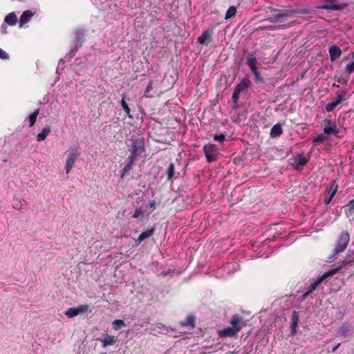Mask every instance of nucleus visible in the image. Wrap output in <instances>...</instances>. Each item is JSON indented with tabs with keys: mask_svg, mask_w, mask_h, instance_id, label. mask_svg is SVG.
<instances>
[{
	"mask_svg": "<svg viewBox=\"0 0 354 354\" xmlns=\"http://www.w3.org/2000/svg\"><path fill=\"white\" fill-rule=\"evenodd\" d=\"M350 241V234L347 231H342L337 237L333 253L329 257L330 261L335 259L339 254L345 251Z\"/></svg>",
	"mask_w": 354,
	"mask_h": 354,
	"instance_id": "f257e3e1",
	"label": "nucleus"
},
{
	"mask_svg": "<svg viewBox=\"0 0 354 354\" xmlns=\"http://www.w3.org/2000/svg\"><path fill=\"white\" fill-rule=\"evenodd\" d=\"M145 151V142L143 138H138L133 140L130 155L128 160L136 161L139 156Z\"/></svg>",
	"mask_w": 354,
	"mask_h": 354,
	"instance_id": "f03ea898",
	"label": "nucleus"
},
{
	"mask_svg": "<svg viewBox=\"0 0 354 354\" xmlns=\"http://www.w3.org/2000/svg\"><path fill=\"white\" fill-rule=\"evenodd\" d=\"M348 98V95L345 90L338 91L336 93V97L332 102L326 104L325 106L326 111H333L342 101L346 100Z\"/></svg>",
	"mask_w": 354,
	"mask_h": 354,
	"instance_id": "7ed1b4c3",
	"label": "nucleus"
},
{
	"mask_svg": "<svg viewBox=\"0 0 354 354\" xmlns=\"http://www.w3.org/2000/svg\"><path fill=\"white\" fill-rule=\"evenodd\" d=\"M203 151L208 162H213L218 159V148L214 144L205 145Z\"/></svg>",
	"mask_w": 354,
	"mask_h": 354,
	"instance_id": "20e7f679",
	"label": "nucleus"
},
{
	"mask_svg": "<svg viewBox=\"0 0 354 354\" xmlns=\"http://www.w3.org/2000/svg\"><path fill=\"white\" fill-rule=\"evenodd\" d=\"M342 268V266H339L338 267L330 270L328 272H324L322 276L318 277L314 282L311 283L313 286L317 289V288L327 278L332 277L335 274H337L341 269Z\"/></svg>",
	"mask_w": 354,
	"mask_h": 354,
	"instance_id": "39448f33",
	"label": "nucleus"
},
{
	"mask_svg": "<svg viewBox=\"0 0 354 354\" xmlns=\"http://www.w3.org/2000/svg\"><path fill=\"white\" fill-rule=\"evenodd\" d=\"M342 268V266H339L338 267L330 270L328 272H324L322 276L318 277L314 282L311 283L313 286L317 289V288L327 278L332 277L335 274H337L341 269Z\"/></svg>",
	"mask_w": 354,
	"mask_h": 354,
	"instance_id": "423d86ee",
	"label": "nucleus"
},
{
	"mask_svg": "<svg viewBox=\"0 0 354 354\" xmlns=\"http://www.w3.org/2000/svg\"><path fill=\"white\" fill-rule=\"evenodd\" d=\"M80 155V152L77 148H75L67 155L65 168L66 174H68L71 171Z\"/></svg>",
	"mask_w": 354,
	"mask_h": 354,
	"instance_id": "0eeeda50",
	"label": "nucleus"
},
{
	"mask_svg": "<svg viewBox=\"0 0 354 354\" xmlns=\"http://www.w3.org/2000/svg\"><path fill=\"white\" fill-rule=\"evenodd\" d=\"M324 133L327 135H335L337 136L339 133V129L337 128L335 122H333L330 119H324Z\"/></svg>",
	"mask_w": 354,
	"mask_h": 354,
	"instance_id": "6e6552de",
	"label": "nucleus"
},
{
	"mask_svg": "<svg viewBox=\"0 0 354 354\" xmlns=\"http://www.w3.org/2000/svg\"><path fill=\"white\" fill-rule=\"evenodd\" d=\"M326 3L328 4H325L319 7V8L326 10H342L346 8L348 6V4L346 3H336L337 0H325Z\"/></svg>",
	"mask_w": 354,
	"mask_h": 354,
	"instance_id": "1a4fd4ad",
	"label": "nucleus"
},
{
	"mask_svg": "<svg viewBox=\"0 0 354 354\" xmlns=\"http://www.w3.org/2000/svg\"><path fill=\"white\" fill-rule=\"evenodd\" d=\"M338 187H339V185H338L337 183L336 182V180H332L329 188L326 189L328 194V196L327 198H324V202L326 205H328L331 202L332 199L333 198V197L335 196L336 193L337 192Z\"/></svg>",
	"mask_w": 354,
	"mask_h": 354,
	"instance_id": "9d476101",
	"label": "nucleus"
},
{
	"mask_svg": "<svg viewBox=\"0 0 354 354\" xmlns=\"http://www.w3.org/2000/svg\"><path fill=\"white\" fill-rule=\"evenodd\" d=\"M230 324L232 327H234L238 332H239L243 327L245 326L243 317L239 314H235L232 316L230 320Z\"/></svg>",
	"mask_w": 354,
	"mask_h": 354,
	"instance_id": "9b49d317",
	"label": "nucleus"
},
{
	"mask_svg": "<svg viewBox=\"0 0 354 354\" xmlns=\"http://www.w3.org/2000/svg\"><path fill=\"white\" fill-rule=\"evenodd\" d=\"M212 41V31L205 30L198 37V42L202 45L207 46Z\"/></svg>",
	"mask_w": 354,
	"mask_h": 354,
	"instance_id": "f8f14e48",
	"label": "nucleus"
},
{
	"mask_svg": "<svg viewBox=\"0 0 354 354\" xmlns=\"http://www.w3.org/2000/svg\"><path fill=\"white\" fill-rule=\"evenodd\" d=\"M299 320V312L294 310L292 313L291 326H290L291 335L292 336L297 335V328L298 326Z\"/></svg>",
	"mask_w": 354,
	"mask_h": 354,
	"instance_id": "ddd939ff",
	"label": "nucleus"
},
{
	"mask_svg": "<svg viewBox=\"0 0 354 354\" xmlns=\"http://www.w3.org/2000/svg\"><path fill=\"white\" fill-rule=\"evenodd\" d=\"M329 55L330 61L335 62L342 55V51L341 48L336 45H332L328 48Z\"/></svg>",
	"mask_w": 354,
	"mask_h": 354,
	"instance_id": "4468645a",
	"label": "nucleus"
},
{
	"mask_svg": "<svg viewBox=\"0 0 354 354\" xmlns=\"http://www.w3.org/2000/svg\"><path fill=\"white\" fill-rule=\"evenodd\" d=\"M102 343V346L106 348L113 346L118 342V337L114 335H106L104 339H98Z\"/></svg>",
	"mask_w": 354,
	"mask_h": 354,
	"instance_id": "2eb2a0df",
	"label": "nucleus"
},
{
	"mask_svg": "<svg viewBox=\"0 0 354 354\" xmlns=\"http://www.w3.org/2000/svg\"><path fill=\"white\" fill-rule=\"evenodd\" d=\"M238 333L234 327L228 326L218 331V335L221 337H233Z\"/></svg>",
	"mask_w": 354,
	"mask_h": 354,
	"instance_id": "dca6fc26",
	"label": "nucleus"
},
{
	"mask_svg": "<svg viewBox=\"0 0 354 354\" xmlns=\"http://www.w3.org/2000/svg\"><path fill=\"white\" fill-rule=\"evenodd\" d=\"M308 161L309 158L300 154L294 158L292 164L297 168L299 167H303L308 162Z\"/></svg>",
	"mask_w": 354,
	"mask_h": 354,
	"instance_id": "f3484780",
	"label": "nucleus"
},
{
	"mask_svg": "<svg viewBox=\"0 0 354 354\" xmlns=\"http://www.w3.org/2000/svg\"><path fill=\"white\" fill-rule=\"evenodd\" d=\"M34 12L31 10H25L19 19V27H22L30 21L31 17L34 15Z\"/></svg>",
	"mask_w": 354,
	"mask_h": 354,
	"instance_id": "a211bd4d",
	"label": "nucleus"
},
{
	"mask_svg": "<svg viewBox=\"0 0 354 354\" xmlns=\"http://www.w3.org/2000/svg\"><path fill=\"white\" fill-rule=\"evenodd\" d=\"M250 84V80L248 77H243L241 81L235 86L234 91L241 93Z\"/></svg>",
	"mask_w": 354,
	"mask_h": 354,
	"instance_id": "6ab92c4d",
	"label": "nucleus"
},
{
	"mask_svg": "<svg viewBox=\"0 0 354 354\" xmlns=\"http://www.w3.org/2000/svg\"><path fill=\"white\" fill-rule=\"evenodd\" d=\"M196 317L193 315H187L184 320L180 321L182 326H189L193 328L195 326Z\"/></svg>",
	"mask_w": 354,
	"mask_h": 354,
	"instance_id": "aec40b11",
	"label": "nucleus"
},
{
	"mask_svg": "<svg viewBox=\"0 0 354 354\" xmlns=\"http://www.w3.org/2000/svg\"><path fill=\"white\" fill-rule=\"evenodd\" d=\"M353 334V331L351 328L346 325L342 326L338 330L337 335L340 337L346 338L348 337L351 336Z\"/></svg>",
	"mask_w": 354,
	"mask_h": 354,
	"instance_id": "412c9836",
	"label": "nucleus"
},
{
	"mask_svg": "<svg viewBox=\"0 0 354 354\" xmlns=\"http://www.w3.org/2000/svg\"><path fill=\"white\" fill-rule=\"evenodd\" d=\"M283 133V129L281 125L278 123L274 124L270 132V136L271 138H277Z\"/></svg>",
	"mask_w": 354,
	"mask_h": 354,
	"instance_id": "4be33fe9",
	"label": "nucleus"
},
{
	"mask_svg": "<svg viewBox=\"0 0 354 354\" xmlns=\"http://www.w3.org/2000/svg\"><path fill=\"white\" fill-rule=\"evenodd\" d=\"M50 130L51 129L50 125L45 126L42 129L41 131L37 134V140L38 142L44 140L48 136V135L50 133Z\"/></svg>",
	"mask_w": 354,
	"mask_h": 354,
	"instance_id": "5701e85b",
	"label": "nucleus"
},
{
	"mask_svg": "<svg viewBox=\"0 0 354 354\" xmlns=\"http://www.w3.org/2000/svg\"><path fill=\"white\" fill-rule=\"evenodd\" d=\"M154 232H155V228L154 227H151L150 229H147V230L142 232L140 234L139 237L137 239V241L138 242V243H140L142 241H143L146 239H147V238L150 237L151 236H152Z\"/></svg>",
	"mask_w": 354,
	"mask_h": 354,
	"instance_id": "b1692460",
	"label": "nucleus"
},
{
	"mask_svg": "<svg viewBox=\"0 0 354 354\" xmlns=\"http://www.w3.org/2000/svg\"><path fill=\"white\" fill-rule=\"evenodd\" d=\"M344 207L346 217L349 218L354 214V199L350 201Z\"/></svg>",
	"mask_w": 354,
	"mask_h": 354,
	"instance_id": "393cba45",
	"label": "nucleus"
},
{
	"mask_svg": "<svg viewBox=\"0 0 354 354\" xmlns=\"http://www.w3.org/2000/svg\"><path fill=\"white\" fill-rule=\"evenodd\" d=\"M4 21L10 26H15L17 24V17L15 12H10L6 16Z\"/></svg>",
	"mask_w": 354,
	"mask_h": 354,
	"instance_id": "a878e982",
	"label": "nucleus"
},
{
	"mask_svg": "<svg viewBox=\"0 0 354 354\" xmlns=\"http://www.w3.org/2000/svg\"><path fill=\"white\" fill-rule=\"evenodd\" d=\"M76 310L77 311V315L81 314H87L92 311L91 307L88 304L79 305L76 307Z\"/></svg>",
	"mask_w": 354,
	"mask_h": 354,
	"instance_id": "bb28decb",
	"label": "nucleus"
},
{
	"mask_svg": "<svg viewBox=\"0 0 354 354\" xmlns=\"http://www.w3.org/2000/svg\"><path fill=\"white\" fill-rule=\"evenodd\" d=\"M236 7L234 6H231L225 12V19L229 20L232 18H234L236 15Z\"/></svg>",
	"mask_w": 354,
	"mask_h": 354,
	"instance_id": "cd10ccee",
	"label": "nucleus"
},
{
	"mask_svg": "<svg viewBox=\"0 0 354 354\" xmlns=\"http://www.w3.org/2000/svg\"><path fill=\"white\" fill-rule=\"evenodd\" d=\"M39 111H40V109H37V110H35L32 113H31L29 115L28 119H29V127H32L35 124L38 115L39 114Z\"/></svg>",
	"mask_w": 354,
	"mask_h": 354,
	"instance_id": "c85d7f7f",
	"label": "nucleus"
},
{
	"mask_svg": "<svg viewBox=\"0 0 354 354\" xmlns=\"http://www.w3.org/2000/svg\"><path fill=\"white\" fill-rule=\"evenodd\" d=\"M175 174V167L174 163H170L166 171L167 180H171Z\"/></svg>",
	"mask_w": 354,
	"mask_h": 354,
	"instance_id": "c756f323",
	"label": "nucleus"
},
{
	"mask_svg": "<svg viewBox=\"0 0 354 354\" xmlns=\"http://www.w3.org/2000/svg\"><path fill=\"white\" fill-rule=\"evenodd\" d=\"M134 160H129V162L122 169L121 178H123L127 173H128L132 168Z\"/></svg>",
	"mask_w": 354,
	"mask_h": 354,
	"instance_id": "7c9ffc66",
	"label": "nucleus"
},
{
	"mask_svg": "<svg viewBox=\"0 0 354 354\" xmlns=\"http://www.w3.org/2000/svg\"><path fill=\"white\" fill-rule=\"evenodd\" d=\"M113 328L115 330H118L120 329L121 328L125 326V322L122 319H115L113 322Z\"/></svg>",
	"mask_w": 354,
	"mask_h": 354,
	"instance_id": "2f4dec72",
	"label": "nucleus"
},
{
	"mask_svg": "<svg viewBox=\"0 0 354 354\" xmlns=\"http://www.w3.org/2000/svg\"><path fill=\"white\" fill-rule=\"evenodd\" d=\"M276 12H277L276 15H281L283 13L287 14L286 15L283 16V18L288 17L295 12L294 10H292L290 7L285 8V9H281V10L277 9Z\"/></svg>",
	"mask_w": 354,
	"mask_h": 354,
	"instance_id": "473e14b6",
	"label": "nucleus"
},
{
	"mask_svg": "<svg viewBox=\"0 0 354 354\" xmlns=\"http://www.w3.org/2000/svg\"><path fill=\"white\" fill-rule=\"evenodd\" d=\"M121 106H122V109H124V111L126 112L127 115L129 118H132V116L130 115V108H129L128 104L127 103L126 100H124V96L122 97V98L121 100Z\"/></svg>",
	"mask_w": 354,
	"mask_h": 354,
	"instance_id": "72a5a7b5",
	"label": "nucleus"
},
{
	"mask_svg": "<svg viewBox=\"0 0 354 354\" xmlns=\"http://www.w3.org/2000/svg\"><path fill=\"white\" fill-rule=\"evenodd\" d=\"M287 14L283 13L281 15H273L269 18L267 19L268 21L272 22V23H276L277 21H280L281 18H283V16L286 15Z\"/></svg>",
	"mask_w": 354,
	"mask_h": 354,
	"instance_id": "f704fd0d",
	"label": "nucleus"
},
{
	"mask_svg": "<svg viewBox=\"0 0 354 354\" xmlns=\"http://www.w3.org/2000/svg\"><path fill=\"white\" fill-rule=\"evenodd\" d=\"M77 311L76 310V308H69L66 312L65 315L69 317H73L77 315Z\"/></svg>",
	"mask_w": 354,
	"mask_h": 354,
	"instance_id": "c9c22d12",
	"label": "nucleus"
},
{
	"mask_svg": "<svg viewBox=\"0 0 354 354\" xmlns=\"http://www.w3.org/2000/svg\"><path fill=\"white\" fill-rule=\"evenodd\" d=\"M214 140L223 143L225 140V135L223 133L216 134L213 137Z\"/></svg>",
	"mask_w": 354,
	"mask_h": 354,
	"instance_id": "e433bc0d",
	"label": "nucleus"
},
{
	"mask_svg": "<svg viewBox=\"0 0 354 354\" xmlns=\"http://www.w3.org/2000/svg\"><path fill=\"white\" fill-rule=\"evenodd\" d=\"M247 64L249 66H256L257 61L255 57L250 55L247 57Z\"/></svg>",
	"mask_w": 354,
	"mask_h": 354,
	"instance_id": "4c0bfd02",
	"label": "nucleus"
},
{
	"mask_svg": "<svg viewBox=\"0 0 354 354\" xmlns=\"http://www.w3.org/2000/svg\"><path fill=\"white\" fill-rule=\"evenodd\" d=\"M152 86H153V80H150L147 88H146V90H145V92L144 94V96H145L146 97H151V95L149 94V93L152 89Z\"/></svg>",
	"mask_w": 354,
	"mask_h": 354,
	"instance_id": "58836bf2",
	"label": "nucleus"
},
{
	"mask_svg": "<svg viewBox=\"0 0 354 354\" xmlns=\"http://www.w3.org/2000/svg\"><path fill=\"white\" fill-rule=\"evenodd\" d=\"M353 56H354V53H353ZM353 71H354V61L352 62L351 63L348 64L346 67V72L348 75H351Z\"/></svg>",
	"mask_w": 354,
	"mask_h": 354,
	"instance_id": "ea45409f",
	"label": "nucleus"
},
{
	"mask_svg": "<svg viewBox=\"0 0 354 354\" xmlns=\"http://www.w3.org/2000/svg\"><path fill=\"white\" fill-rule=\"evenodd\" d=\"M326 140V138L325 136L322 135V134H320V135H318L317 137H315L314 139H313V142H323L324 141H325Z\"/></svg>",
	"mask_w": 354,
	"mask_h": 354,
	"instance_id": "a19ab883",
	"label": "nucleus"
},
{
	"mask_svg": "<svg viewBox=\"0 0 354 354\" xmlns=\"http://www.w3.org/2000/svg\"><path fill=\"white\" fill-rule=\"evenodd\" d=\"M239 95H240V93H239L238 92H236L234 90V92H233L232 96V99L233 102L235 104H237V102H238V100L239 99Z\"/></svg>",
	"mask_w": 354,
	"mask_h": 354,
	"instance_id": "79ce46f5",
	"label": "nucleus"
},
{
	"mask_svg": "<svg viewBox=\"0 0 354 354\" xmlns=\"http://www.w3.org/2000/svg\"><path fill=\"white\" fill-rule=\"evenodd\" d=\"M8 58H9L8 54L6 51H4L1 48H0V59H8Z\"/></svg>",
	"mask_w": 354,
	"mask_h": 354,
	"instance_id": "37998d69",
	"label": "nucleus"
},
{
	"mask_svg": "<svg viewBox=\"0 0 354 354\" xmlns=\"http://www.w3.org/2000/svg\"><path fill=\"white\" fill-rule=\"evenodd\" d=\"M142 214V211L141 209V208H136L133 214L132 215V217L133 218H137L139 217V216H140L141 214Z\"/></svg>",
	"mask_w": 354,
	"mask_h": 354,
	"instance_id": "c03bdc74",
	"label": "nucleus"
},
{
	"mask_svg": "<svg viewBox=\"0 0 354 354\" xmlns=\"http://www.w3.org/2000/svg\"><path fill=\"white\" fill-rule=\"evenodd\" d=\"M254 76H255V78L257 81L261 82V83H264L265 81H264V79L261 76V74L259 72V71L256 73H254Z\"/></svg>",
	"mask_w": 354,
	"mask_h": 354,
	"instance_id": "a18cd8bd",
	"label": "nucleus"
},
{
	"mask_svg": "<svg viewBox=\"0 0 354 354\" xmlns=\"http://www.w3.org/2000/svg\"><path fill=\"white\" fill-rule=\"evenodd\" d=\"M156 201H149V207H150L153 210H154V209H155V208H156Z\"/></svg>",
	"mask_w": 354,
	"mask_h": 354,
	"instance_id": "49530a36",
	"label": "nucleus"
},
{
	"mask_svg": "<svg viewBox=\"0 0 354 354\" xmlns=\"http://www.w3.org/2000/svg\"><path fill=\"white\" fill-rule=\"evenodd\" d=\"M314 290H315V288L310 284L308 288L307 292L311 294Z\"/></svg>",
	"mask_w": 354,
	"mask_h": 354,
	"instance_id": "de8ad7c7",
	"label": "nucleus"
},
{
	"mask_svg": "<svg viewBox=\"0 0 354 354\" xmlns=\"http://www.w3.org/2000/svg\"><path fill=\"white\" fill-rule=\"evenodd\" d=\"M250 70L252 71V72L253 73H254L258 71V68H257V65L256 66H250Z\"/></svg>",
	"mask_w": 354,
	"mask_h": 354,
	"instance_id": "09e8293b",
	"label": "nucleus"
},
{
	"mask_svg": "<svg viewBox=\"0 0 354 354\" xmlns=\"http://www.w3.org/2000/svg\"><path fill=\"white\" fill-rule=\"evenodd\" d=\"M310 295V293H308V292L306 291V292H305V293L301 296V301H304V300H305V299L307 298V297H308V295Z\"/></svg>",
	"mask_w": 354,
	"mask_h": 354,
	"instance_id": "8fccbe9b",
	"label": "nucleus"
},
{
	"mask_svg": "<svg viewBox=\"0 0 354 354\" xmlns=\"http://www.w3.org/2000/svg\"><path fill=\"white\" fill-rule=\"evenodd\" d=\"M339 346H340V344H338L337 345H336L335 346H334V347L332 348V351H333V352H335V351L337 350V348L339 347Z\"/></svg>",
	"mask_w": 354,
	"mask_h": 354,
	"instance_id": "3c124183",
	"label": "nucleus"
},
{
	"mask_svg": "<svg viewBox=\"0 0 354 354\" xmlns=\"http://www.w3.org/2000/svg\"><path fill=\"white\" fill-rule=\"evenodd\" d=\"M337 82L341 83V84H346V81L344 80H338Z\"/></svg>",
	"mask_w": 354,
	"mask_h": 354,
	"instance_id": "603ef678",
	"label": "nucleus"
},
{
	"mask_svg": "<svg viewBox=\"0 0 354 354\" xmlns=\"http://www.w3.org/2000/svg\"><path fill=\"white\" fill-rule=\"evenodd\" d=\"M271 12H276L277 11V9L270 6L268 8Z\"/></svg>",
	"mask_w": 354,
	"mask_h": 354,
	"instance_id": "864d4df0",
	"label": "nucleus"
},
{
	"mask_svg": "<svg viewBox=\"0 0 354 354\" xmlns=\"http://www.w3.org/2000/svg\"><path fill=\"white\" fill-rule=\"evenodd\" d=\"M100 354H106V353H100Z\"/></svg>",
	"mask_w": 354,
	"mask_h": 354,
	"instance_id": "5fc2aeb1",
	"label": "nucleus"
}]
</instances>
